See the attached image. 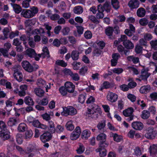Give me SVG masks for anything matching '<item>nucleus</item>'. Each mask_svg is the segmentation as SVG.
Masks as SVG:
<instances>
[{"label": "nucleus", "instance_id": "obj_2", "mask_svg": "<svg viewBox=\"0 0 157 157\" xmlns=\"http://www.w3.org/2000/svg\"><path fill=\"white\" fill-rule=\"evenodd\" d=\"M21 69V67L19 65H15L12 68L14 78L19 82L23 80V75L20 71Z\"/></svg>", "mask_w": 157, "mask_h": 157}, {"label": "nucleus", "instance_id": "obj_6", "mask_svg": "<svg viewBox=\"0 0 157 157\" xmlns=\"http://www.w3.org/2000/svg\"><path fill=\"white\" fill-rule=\"evenodd\" d=\"M81 133V130L80 127L79 126L76 127L71 134V139L73 140H77L79 137Z\"/></svg>", "mask_w": 157, "mask_h": 157}, {"label": "nucleus", "instance_id": "obj_35", "mask_svg": "<svg viewBox=\"0 0 157 157\" xmlns=\"http://www.w3.org/2000/svg\"><path fill=\"white\" fill-rule=\"evenodd\" d=\"M72 121H68L66 124V127L67 130L71 131L74 128V126Z\"/></svg>", "mask_w": 157, "mask_h": 157}, {"label": "nucleus", "instance_id": "obj_38", "mask_svg": "<svg viewBox=\"0 0 157 157\" xmlns=\"http://www.w3.org/2000/svg\"><path fill=\"white\" fill-rule=\"evenodd\" d=\"M34 91L36 94L39 97L42 96L44 94V91L42 89L38 88H36Z\"/></svg>", "mask_w": 157, "mask_h": 157}, {"label": "nucleus", "instance_id": "obj_21", "mask_svg": "<svg viewBox=\"0 0 157 157\" xmlns=\"http://www.w3.org/2000/svg\"><path fill=\"white\" fill-rule=\"evenodd\" d=\"M19 122V121L18 119L15 117H11L9 118L7 122V124L9 126H12Z\"/></svg>", "mask_w": 157, "mask_h": 157}, {"label": "nucleus", "instance_id": "obj_7", "mask_svg": "<svg viewBox=\"0 0 157 157\" xmlns=\"http://www.w3.org/2000/svg\"><path fill=\"white\" fill-rule=\"evenodd\" d=\"M27 86L26 85H22L20 87V90L17 89L14 90V92L18 94L20 97L24 96L26 94V90L27 89Z\"/></svg>", "mask_w": 157, "mask_h": 157}, {"label": "nucleus", "instance_id": "obj_27", "mask_svg": "<svg viewBox=\"0 0 157 157\" xmlns=\"http://www.w3.org/2000/svg\"><path fill=\"white\" fill-rule=\"evenodd\" d=\"M68 72L71 78L75 81H78L79 79V77L78 74L73 73L70 70L68 69Z\"/></svg>", "mask_w": 157, "mask_h": 157}, {"label": "nucleus", "instance_id": "obj_29", "mask_svg": "<svg viewBox=\"0 0 157 157\" xmlns=\"http://www.w3.org/2000/svg\"><path fill=\"white\" fill-rule=\"evenodd\" d=\"M24 102L26 104L29 105H33L34 104L32 99L29 96L25 97Z\"/></svg>", "mask_w": 157, "mask_h": 157}, {"label": "nucleus", "instance_id": "obj_30", "mask_svg": "<svg viewBox=\"0 0 157 157\" xmlns=\"http://www.w3.org/2000/svg\"><path fill=\"white\" fill-rule=\"evenodd\" d=\"M136 13L138 17H143L145 15L146 11L143 8H140L137 10Z\"/></svg>", "mask_w": 157, "mask_h": 157}, {"label": "nucleus", "instance_id": "obj_10", "mask_svg": "<svg viewBox=\"0 0 157 157\" xmlns=\"http://www.w3.org/2000/svg\"><path fill=\"white\" fill-rule=\"evenodd\" d=\"M106 98L108 101L113 103L115 102L117 100L118 96L115 93L109 92L107 94Z\"/></svg>", "mask_w": 157, "mask_h": 157}, {"label": "nucleus", "instance_id": "obj_42", "mask_svg": "<svg viewBox=\"0 0 157 157\" xmlns=\"http://www.w3.org/2000/svg\"><path fill=\"white\" fill-rule=\"evenodd\" d=\"M105 126V120H103L98 123L97 125V127L99 130H101L104 128Z\"/></svg>", "mask_w": 157, "mask_h": 157}, {"label": "nucleus", "instance_id": "obj_19", "mask_svg": "<svg viewBox=\"0 0 157 157\" xmlns=\"http://www.w3.org/2000/svg\"><path fill=\"white\" fill-rule=\"evenodd\" d=\"M132 127L135 129L141 130L143 128V125L140 122L136 121L132 123Z\"/></svg>", "mask_w": 157, "mask_h": 157}, {"label": "nucleus", "instance_id": "obj_59", "mask_svg": "<svg viewBox=\"0 0 157 157\" xmlns=\"http://www.w3.org/2000/svg\"><path fill=\"white\" fill-rule=\"evenodd\" d=\"M67 52V49L65 46H63L60 48L59 50L58 53L61 54H64Z\"/></svg>", "mask_w": 157, "mask_h": 157}, {"label": "nucleus", "instance_id": "obj_57", "mask_svg": "<svg viewBox=\"0 0 157 157\" xmlns=\"http://www.w3.org/2000/svg\"><path fill=\"white\" fill-rule=\"evenodd\" d=\"M148 20L145 18H141L139 21L140 24L143 26L146 25L148 24Z\"/></svg>", "mask_w": 157, "mask_h": 157}, {"label": "nucleus", "instance_id": "obj_60", "mask_svg": "<svg viewBox=\"0 0 157 157\" xmlns=\"http://www.w3.org/2000/svg\"><path fill=\"white\" fill-rule=\"evenodd\" d=\"M16 137L17 142L19 144H21L23 141L22 135L20 134H17Z\"/></svg>", "mask_w": 157, "mask_h": 157}, {"label": "nucleus", "instance_id": "obj_56", "mask_svg": "<svg viewBox=\"0 0 157 157\" xmlns=\"http://www.w3.org/2000/svg\"><path fill=\"white\" fill-rule=\"evenodd\" d=\"M13 98V97L10 98L6 101V107H10L12 106V103Z\"/></svg>", "mask_w": 157, "mask_h": 157}, {"label": "nucleus", "instance_id": "obj_1", "mask_svg": "<svg viewBox=\"0 0 157 157\" xmlns=\"http://www.w3.org/2000/svg\"><path fill=\"white\" fill-rule=\"evenodd\" d=\"M38 8L36 6H32L30 9H23L22 11L21 15L26 18H32L35 16L38 12Z\"/></svg>", "mask_w": 157, "mask_h": 157}, {"label": "nucleus", "instance_id": "obj_48", "mask_svg": "<svg viewBox=\"0 0 157 157\" xmlns=\"http://www.w3.org/2000/svg\"><path fill=\"white\" fill-rule=\"evenodd\" d=\"M111 4L115 9H117L119 7V2L118 0H111Z\"/></svg>", "mask_w": 157, "mask_h": 157}, {"label": "nucleus", "instance_id": "obj_4", "mask_svg": "<svg viewBox=\"0 0 157 157\" xmlns=\"http://www.w3.org/2000/svg\"><path fill=\"white\" fill-rule=\"evenodd\" d=\"M100 109L99 107L97 105H94L93 107L92 110L88 111L89 116L92 119H95L98 117V113L95 110L99 111Z\"/></svg>", "mask_w": 157, "mask_h": 157}, {"label": "nucleus", "instance_id": "obj_34", "mask_svg": "<svg viewBox=\"0 0 157 157\" xmlns=\"http://www.w3.org/2000/svg\"><path fill=\"white\" fill-rule=\"evenodd\" d=\"M150 90L149 85H147L142 86L140 89V92L141 93L146 94Z\"/></svg>", "mask_w": 157, "mask_h": 157}, {"label": "nucleus", "instance_id": "obj_54", "mask_svg": "<svg viewBox=\"0 0 157 157\" xmlns=\"http://www.w3.org/2000/svg\"><path fill=\"white\" fill-rule=\"evenodd\" d=\"M124 70L122 68H115L112 70L113 72L117 74H120L122 73Z\"/></svg>", "mask_w": 157, "mask_h": 157}, {"label": "nucleus", "instance_id": "obj_11", "mask_svg": "<svg viewBox=\"0 0 157 157\" xmlns=\"http://www.w3.org/2000/svg\"><path fill=\"white\" fill-rule=\"evenodd\" d=\"M36 83L37 86L40 87H45L46 92H48V90L50 89L51 87V84L50 83L48 84V85L46 86L45 81L41 78L38 79Z\"/></svg>", "mask_w": 157, "mask_h": 157}, {"label": "nucleus", "instance_id": "obj_40", "mask_svg": "<svg viewBox=\"0 0 157 157\" xmlns=\"http://www.w3.org/2000/svg\"><path fill=\"white\" fill-rule=\"evenodd\" d=\"M35 22L34 20H27L25 22V24L26 27L32 26L35 24Z\"/></svg>", "mask_w": 157, "mask_h": 157}, {"label": "nucleus", "instance_id": "obj_23", "mask_svg": "<svg viewBox=\"0 0 157 157\" xmlns=\"http://www.w3.org/2000/svg\"><path fill=\"white\" fill-rule=\"evenodd\" d=\"M123 45L125 48L128 49H132L134 47L133 44L129 40L123 42Z\"/></svg>", "mask_w": 157, "mask_h": 157}, {"label": "nucleus", "instance_id": "obj_52", "mask_svg": "<svg viewBox=\"0 0 157 157\" xmlns=\"http://www.w3.org/2000/svg\"><path fill=\"white\" fill-rule=\"evenodd\" d=\"M48 98L45 97L40 101L39 104L41 105H46L48 104Z\"/></svg>", "mask_w": 157, "mask_h": 157}, {"label": "nucleus", "instance_id": "obj_37", "mask_svg": "<svg viewBox=\"0 0 157 157\" xmlns=\"http://www.w3.org/2000/svg\"><path fill=\"white\" fill-rule=\"evenodd\" d=\"M150 113L149 111L147 110H144L142 112L141 115V118L144 119H146L150 117Z\"/></svg>", "mask_w": 157, "mask_h": 157}, {"label": "nucleus", "instance_id": "obj_47", "mask_svg": "<svg viewBox=\"0 0 157 157\" xmlns=\"http://www.w3.org/2000/svg\"><path fill=\"white\" fill-rule=\"evenodd\" d=\"M56 64L58 65L65 67L67 66V63L64 61L62 60H58L56 62Z\"/></svg>", "mask_w": 157, "mask_h": 157}, {"label": "nucleus", "instance_id": "obj_41", "mask_svg": "<svg viewBox=\"0 0 157 157\" xmlns=\"http://www.w3.org/2000/svg\"><path fill=\"white\" fill-rule=\"evenodd\" d=\"M86 96V93L79 95L78 98V101L81 103H83L85 102Z\"/></svg>", "mask_w": 157, "mask_h": 157}, {"label": "nucleus", "instance_id": "obj_45", "mask_svg": "<svg viewBox=\"0 0 157 157\" xmlns=\"http://www.w3.org/2000/svg\"><path fill=\"white\" fill-rule=\"evenodd\" d=\"M85 149V147L83 145L80 143L79 144V147L76 150V151L78 154H81L84 151Z\"/></svg>", "mask_w": 157, "mask_h": 157}, {"label": "nucleus", "instance_id": "obj_14", "mask_svg": "<svg viewBox=\"0 0 157 157\" xmlns=\"http://www.w3.org/2000/svg\"><path fill=\"white\" fill-rule=\"evenodd\" d=\"M52 136L49 132L44 133L40 136L41 141L44 143L49 141L51 138Z\"/></svg>", "mask_w": 157, "mask_h": 157}, {"label": "nucleus", "instance_id": "obj_26", "mask_svg": "<svg viewBox=\"0 0 157 157\" xmlns=\"http://www.w3.org/2000/svg\"><path fill=\"white\" fill-rule=\"evenodd\" d=\"M126 18L124 15H119L117 17V18L114 19L113 23L115 24L118 23L119 22H122L125 21Z\"/></svg>", "mask_w": 157, "mask_h": 157}, {"label": "nucleus", "instance_id": "obj_50", "mask_svg": "<svg viewBox=\"0 0 157 157\" xmlns=\"http://www.w3.org/2000/svg\"><path fill=\"white\" fill-rule=\"evenodd\" d=\"M59 90L61 94L63 96L66 95L67 94V92H68V91H67L66 88L64 86H62L60 88Z\"/></svg>", "mask_w": 157, "mask_h": 157}, {"label": "nucleus", "instance_id": "obj_5", "mask_svg": "<svg viewBox=\"0 0 157 157\" xmlns=\"http://www.w3.org/2000/svg\"><path fill=\"white\" fill-rule=\"evenodd\" d=\"M156 134V132L154 130L153 128L149 127L147 129V132L145 134V136L148 139H153L155 137Z\"/></svg>", "mask_w": 157, "mask_h": 157}, {"label": "nucleus", "instance_id": "obj_16", "mask_svg": "<svg viewBox=\"0 0 157 157\" xmlns=\"http://www.w3.org/2000/svg\"><path fill=\"white\" fill-rule=\"evenodd\" d=\"M65 87L69 93H73L74 91L75 86L72 83L70 82H66L64 85Z\"/></svg>", "mask_w": 157, "mask_h": 157}, {"label": "nucleus", "instance_id": "obj_22", "mask_svg": "<svg viewBox=\"0 0 157 157\" xmlns=\"http://www.w3.org/2000/svg\"><path fill=\"white\" fill-rule=\"evenodd\" d=\"M143 150L139 147H136L134 149V154L137 157L140 156L143 152Z\"/></svg>", "mask_w": 157, "mask_h": 157}, {"label": "nucleus", "instance_id": "obj_15", "mask_svg": "<svg viewBox=\"0 0 157 157\" xmlns=\"http://www.w3.org/2000/svg\"><path fill=\"white\" fill-rule=\"evenodd\" d=\"M0 137L3 140H6L10 137V132L8 129L1 130L0 133Z\"/></svg>", "mask_w": 157, "mask_h": 157}, {"label": "nucleus", "instance_id": "obj_62", "mask_svg": "<svg viewBox=\"0 0 157 157\" xmlns=\"http://www.w3.org/2000/svg\"><path fill=\"white\" fill-rule=\"evenodd\" d=\"M95 98L93 96H90L87 98L86 101L87 104H90L94 102L95 101Z\"/></svg>", "mask_w": 157, "mask_h": 157}, {"label": "nucleus", "instance_id": "obj_18", "mask_svg": "<svg viewBox=\"0 0 157 157\" xmlns=\"http://www.w3.org/2000/svg\"><path fill=\"white\" fill-rule=\"evenodd\" d=\"M109 136L110 137H113V140L117 142H121L122 140V137L121 136L118 135L116 133L110 132L109 133Z\"/></svg>", "mask_w": 157, "mask_h": 157}, {"label": "nucleus", "instance_id": "obj_24", "mask_svg": "<svg viewBox=\"0 0 157 157\" xmlns=\"http://www.w3.org/2000/svg\"><path fill=\"white\" fill-rule=\"evenodd\" d=\"M11 5L15 13L18 14L21 12L22 8L19 5L14 3H11Z\"/></svg>", "mask_w": 157, "mask_h": 157}, {"label": "nucleus", "instance_id": "obj_44", "mask_svg": "<svg viewBox=\"0 0 157 157\" xmlns=\"http://www.w3.org/2000/svg\"><path fill=\"white\" fill-rule=\"evenodd\" d=\"M151 48L154 50L157 49V39L153 40L150 42Z\"/></svg>", "mask_w": 157, "mask_h": 157}, {"label": "nucleus", "instance_id": "obj_25", "mask_svg": "<svg viewBox=\"0 0 157 157\" xmlns=\"http://www.w3.org/2000/svg\"><path fill=\"white\" fill-rule=\"evenodd\" d=\"M91 132L88 129L84 130L82 133V137L83 139L87 140L90 136Z\"/></svg>", "mask_w": 157, "mask_h": 157}, {"label": "nucleus", "instance_id": "obj_17", "mask_svg": "<svg viewBox=\"0 0 157 157\" xmlns=\"http://www.w3.org/2000/svg\"><path fill=\"white\" fill-rule=\"evenodd\" d=\"M128 5L131 9H136L139 7V2L138 0H131Z\"/></svg>", "mask_w": 157, "mask_h": 157}, {"label": "nucleus", "instance_id": "obj_28", "mask_svg": "<svg viewBox=\"0 0 157 157\" xmlns=\"http://www.w3.org/2000/svg\"><path fill=\"white\" fill-rule=\"evenodd\" d=\"M42 51L43 52L41 54L42 57L43 58L45 57L48 58L50 57L49 52L47 47H43L42 49Z\"/></svg>", "mask_w": 157, "mask_h": 157}, {"label": "nucleus", "instance_id": "obj_55", "mask_svg": "<svg viewBox=\"0 0 157 157\" xmlns=\"http://www.w3.org/2000/svg\"><path fill=\"white\" fill-rule=\"evenodd\" d=\"M103 6L104 8L105 9V10L107 13H109L110 12L111 6L109 3L107 2H105L103 4Z\"/></svg>", "mask_w": 157, "mask_h": 157}, {"label": "nucleus", "instance_id": "obj_13", "mask_svg": "<svg viewBox=\"0 0 157 157\" xmlns=\"http://www.w3.org/2000/svg\"><path fill=\"white\" fill-rule=\"evenodd\" d=\"M106 137V135L104 133H101L97 135L96 139L97 141H99L100 146L105 142Z\"/></svg>", "mask_w": 157, "mask_h": 157}, {"label": "nucleus", "instance_id": "obj_49", "mask_svg": "<svg viewBox=\"0 0 157 157\" xmlns=\"http://www.w3.org/2000/svg\"><path fill=\"white\" fill-rule=\"evenodd\" d=\"M33 135L32 131L31 130H28L25 133V138L26 139H29L31 138Z\"/></svg>", "mask_w": 157, "mask_h": 157}, {"label": "nucleus", "instance_id": "obj_61", "mask_svg": "<svg viewBox=\"0 0 157 157\" xmlns=\"http://www.w3.org/2000/svg\"><path fill=\"white\" fill-rule=\"evenodd\" d=\"M66 6L65 3L63 2H60L59 6V9L62 12L64 11L66 9Z\"/></svg>", "mask_w": 157, "mask_h": 157}, {"label": "nucleus", "instance_id": "obj_20", "mask_svg": "<svg viewBox=\"0 0 157 157\" xmlns=\"http://www.w3.org/2000/svg\"><path fill=\"white\" fill-rule=\"evenodd\" d=\"M149 151L150 155H153L157 154V144H153L150 146Z\"/></svg>", "mask_w": 157, "mask_h": 157}, {"label": "nucleus", "instance_id": "obj_31", "mask_svg": "<svg viewBox=\"0 0 157 157\" xmlns=\"http://www.w3.org/2000/svg\"><path fill=\"white\" fill-rule=\"evenodd\" d=\"M26 53L30 57H33L36 55L35 50L32 48H29L26 51Z\"/></svg>", "mask_w": 157, "mask_h": 157}, {"label": "nucleus", "instance_id": "obj_32", "mask_svg": "<svg viewBox=\"0 0 157 157\" xmlns=\"http://www.w3.org/2000/svg\"><path fill=\"white\" fill-rule=\"evenodd\" d=\"M83 9L80 6H75L73 9V12L74 13L80 14H81L83 12Z\"/></svg>", "mask_w": 157, "mask_h": 157}, {"label": "nucleus", "instance_id": "obj_53", "mask_svg": "<svg viewBox=\"0 0 157 157\" xmlns=\"http://www.w3.org/2000/svg\"><path fill=\"white\" fill-rule=\"evenodd\" d=\"M113 29L112 27H109L105 30V33L108 36H110L112 35Z\"/></svg>", "mask_w": 157, "mask_h": 157}, {"label": "nucleus", "instance_id": "obj_33", "mask_svg": "<svg viewBox=\"0 0 157 157\" xmlns=\"http://www.w3.org/2000/svg\"><path fill=\"white\" fill-rule=\"evenodd\" d=\"M27 129V126L24 123H21L18 125L17 130L19 132H24Z\"/></svg>", "mask_w": 157, "mask_h": 157}, {"label": "nucleus", "instance_id": "obj_58", "mask_svg": "<svg viewBox=\"0 0 157 157\" xmlns=\"http://www.w3.org/2000/svg\"><path fill=\"white\" fill-rule=\"evenodd\" d=\"M110 83L108 82H103L100 90H102V89H108L110 87Z\"/></svg>", "mask_w": 157, "mask_h": 157}, {"label": "nucleus", "instance_id": "obj_64", "mask_svg": "<svg viewBox=\"0 0 157 157\" xmlns=\"http://www.w3.org/2000/svg\"><path fill=\"white\" fill-rule=\"evenodd\" d=\"M55 132L58 133H60L62 132L64 130V128L63 126L59 125H58L56 128L55 129Z\"/></svg>", "mask_w": 157, "mask_h": 157}, {"label": "nucleus", "instance_id": "obj_3", "mask_svg": "<svg viewBox=\"0 0 157 157\" xmlns=\"http://www.w3.org/2000/svg\"><path fill=\"white\" fill-rule=\"evenodd\" d=\"M76 109L72 106L63 108V111L61 113L62 116H67L68 115L73 116L77 113Z\"/></svg>", "mask_w": 157, "mask_h": 157}, {"label": "nucleus", "instance_id": "obj_9", "mask_svg": "<svg viewBox=\"0 0 157 157\" xmlns=\"http://www.w3.org/2000/svg\"><path fill=\"white\" fill-rule=\"evenodd\" d=\"M21 65L23 68L28 72H31L34 70L33 67L27 61L25 60L22 61L21 63Z\"/></svg>", "mask_w": 157, "mask_h": 157}, {"label": "nucleus", "instance_id": "obj_43", "mask_svg": "<svg viewBox=\"0 0 157 157\" xmlns=\"http://www.w3.org/2000/svg\"><path fill=\"white\" fill-rule=\"evenodd\" d=\"M78 52L76 50L72 51L71 54V57L74 60H76L78 58Z\"/></svg>", "mask_w": 157, "mask_h": 157}, {"label": "nucleus", "instance_id": "obj_46", "mask_svg": "<svg viewBox=\"0 0 157 157\" xmlns=\"http://www.w3.org/2000/svg\"><path fill=\"white\" fill-rule=\"evenodd\" d=\"M96 151L97 152H99L100 156L101 157H104L106 155V150L105 149L103 148L102 149L101 148H99Z\"/></svg>", "mask_w": 157, "mask_h": 157}, {"label": "nucleus", "instance_id": "obj_36", "mask_svg": "<svg viewBox=\"0 0 157 157\" xmlns=\"http://www.w3.org/2000/svg\"><path fill=\"white\" fill-rule=\"evenodd\" d=\"M48 121L49 131L51 133H54L55 132V124L53 122L50 120Z\"/></svg>", "mask_w": 157, "mask_h": 157}, {"label": "nucleus", "instance_id": "obj_12", "mask_svg": "<svg viewBox=\"0 0 157 157\" xmlns=\"http://www.w3.org/2000/svg\"><path fill=\"white\" fill-rule=\"evenodd\" d=\"M133 111V109L132 108L130 107L124 110L123 113L125 117H129V120L131 121L133 119V116H132V114Z\"/></svg>", "mask_w": 157, "mask_h": 157}, {"label": "nucleus", "instance_id": "obj_51", "mask_svg": "<svg viewBox=\"0 0 157 157\" xmlns=\"http://www.w3.org/2000/svg\"><path fill=\"white\" fill-rule=\"evenodd\" d=\"M31 0H24L22 3V6L25 8H27L29 7V2Z\"/></svg>", "mask_w": 157, "mask_h": 157}, {"label": "nucleus", "instance_id": "obj_63", "mask_svg": "<svg viewBox=\"0 0 157 157\" xmlns=\"http://www.w3.org/2000/svg\"><path fill=\"white\" fill-rule=\"evenodd\" d=\"M102 51L98 48H96L93 52V54L94 56H99L101 53Z\"/></svg>", "mask_w": 157, "mask_h": 157}, {"label": "nucleus", "instance_id": "obj_39", "mask_svg": "<svg viewBox=\"0 0 157 157\" xmlns=\"http://www.w3.org/2000/svg\"><path fill=\"white\" fill-rule=\"evenodd\" d=\"M127 59L130 61H132L134 63H137L139 60V59L138 57H134L133 56L128 57Z\"/></svg>", "mask_w": 157, "mask_h": 157}, {"label": "nucleus", "instance_id": "obj_8", "mask_svg": "<svg viewBox=\"0 0 157 157\" xmlns=\"http://www.w3.org/2000/svg\"><path fill=\"white\" fill-rule=\"evenodd\" d=\"M148 71L147 68H143L141 70V75L139 76V78L137 79L140 81H141L140 79L147 81V78L150 75V74L148 72Z\"/></svg>", "mask_w": 157, "mask_h": 157}]
</instances>
